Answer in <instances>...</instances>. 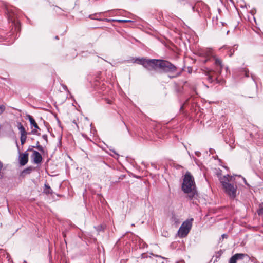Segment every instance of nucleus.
Returning a JSON list of instances; mask_svg holds the SVG:
<instances>
[{"label": "nucleus", "instance_id": "obj_1", "mask_svg": "<svg viewBox=\"0 0 263 263\" xmlns=\"http://www.w3.org/2000/svg\"><path fill=\"white\" fill-rule=\"evenodd\" d=\"M181 188L185 193L189 194L187 196L190 200L197 196L194 178L190 172L185 173Z\"/></svg>", "mask_w": 263, "mask_h": 263}, {"label": "nucleus", "instance_id": "obj_2", "mask_svg": "<svg viewBox=\"0 0 263 263\" xmlns=\"http://www.w3.org/2000/svg\"><path fill=\"white\" fill-rule=\"evenodd\" d=\"M134 63L142 65L148 70H157L158 59H149L145 58H136L134 59Z\"/></svg>", "mask_w": 263, "mask_h": 263}, {"label": "nucleus", "instance_id": "obj_3", "mask_svg": "<svg viewBox=\"0 0 263 263\" xmlns=\"http://www.w3.org/2000/svg\"><path fill=\"white\" fill-rule=\"evenodd\" d=\"M7 18L9 23H11L13 26L12 30H14V31L17 33L21 31V23L17 19V14L15 9H7Z\"/></svg>", "mask_w": 263, "mask_h": 263}, {"label": "nucleus", "instance_id": "obj_4", "mask_svg": "<svg viewBox=\"0 0 263 263\" xmlns=\"http://www.w3.org/2000/svg\"><path fill=\"white\" fill-rule=\"evenodd\" d=\"M159 68L160 72L164 73H175L177 71L176 66L168 61L158 59L157 69Z\"/></svg>", "mask_w": 263, "mask_h": 263}, {"label": "nucleus", "instance_id": "obj_5", "mask_svg": "<svg viewBox=\"0 0 263 263\" xmlns=\"http://www.w3.org/2000/svg\"><path fill=\"white\" fill-rule=\"evenodd\" d=\"M193 220L194 219L191 218L186 219L182 223L178 231V236L180 238L185 237L188 234L192 228Z\"/></svg>", "mask_w": 263, "mask_h": 263}, {"label": "nucleus", "instance_id": "obj_6", "mask_svg": "<svg viewBox=\"0 0 263 263\" xmlns=\"http://www.w3.org/2000/svg\"><path fill=\"white\" fill-rule=\"evenodd\" d=\"M224 192L231 198L234 199L236 196L237 187L231 183H228L222 186Z\"/></svg>", "mask_w": 263, "mask_h": 263}, {"label": "nucleus", "instance_id": "obj_7", "mask_svg": "<svg viewBox=\"0 0 263 263\" xmlns=\"http://www.w3.org/2000/svg\"><path fill=\"white\" fill-rule=\"evenodd\" d=\"M73 123H74L79 129H81L82 130H89L90 129L91 123L88 120L87 118H84L81 119V121L78 124L75 120H73Z\"/></svg>", "mask_w": 263, "mask_h": 263}, {"label": "nucleus", "instance_id": "obj_8", "mask_svg": "<svg viewBox=\"0 0 263 263\" xmlns=\"http://www.w3.org/2000/svg\"><path fill=\"white\" fill-rule=\"evenodd\" d=\"M31 158L33 162L35 164H40L42 162L43 158L41 154L36 151H33V153L31 156Z\"/></svg>", "mask_w": 263, "mask_h": 263}, {"label": "nucleus", "instance_id": "obj_9", "mask_svg": "<svg viewBox=\"0 0 263 263\" xmlns=\"http://www.w3.org/2000/svg\"><path fill=\"white\" fill-rule=\"evenodd\" d=\"M246 256H248L246 254L236 253L230 258L229 263H237L238 260H242Z\"/></svg>", "mask_w": 263, "mask_h": 263}, {"label": "nucleus", "instance_id": "obj_10", "mask_svg": "<svg viewBox=\"0 0 263 263\" xmlns=\"http://www.w3.org/2000/svg\"><path fill=\"white\" fill-rule=\"evenodd\" d=\"M26 119L29 120L31 125L33 126L34 127V129L32 130L31 133L32 134H36V133L37 132V130L40 129V128H39L37 124L36 123L35 120L30 115H27L26 116Z\"/></svg>", "mask_w": 263, "mask_h": 263}, {"label": "nucleus", "instance_id": "obj_11", "mask_svg": "<svg viewBox=\"0 0 263 263\" xmlns=\"http://www.w3.org/2000/svg\"><path fill=\"white\" fill-rule=\"evenodd\" d=\"M28 161V154L27 152L24 153H20L19 155V163L21 165L24 166L26 165Z\"/></svg>", "mask_w": 263, "mask_h": 263}, {"label": "nucleus", "instance_id": "obj_12", "mask_svg": "<svg viewBox=\"0 0 263 263\" xmlns=\"http://www.w3.org/2000/svg\"><path fill=\"white\" fill-rule=\"evenodd\" d=\"M34 170L35 167L33 166H28L21 172L20 173V177L21 178H25L27 175H29Z\"/></svg>", "mask_w": 263, "mask_h": 263}, {"label": "nucleus", "instance_id": "obj_13", "mask_svg": "<svg viewBox=\"0 0 263 263\" xmlns=\"http://www.w3.org/2000/svg\"><path fill=\"white\" fill-rule=\"evenodd\" d=\"M229 178L230 176L229 175H224L223 176H220L219 177V180L220 181V183L222 185V186H223L229 183Z\"/></svg>", "mask_w": 263, "mask_h": 263}, {"label": "nucleus", "instance_id": "obj_14", "mask_svg": "<svg viewBox=\"0 0 263 263\" xmlns=\"http://www.w3.org/2000/svg\"><path fill=\"white\" fill-rule=\"evenodd\" d=\"M215 64L217 67H219L217 70H218L219 73H220L223 67L221 60L218 58H215Z\"/></svg>", "mask_w": 263, "mask_h": 263}, {"label": "nucleus", "instance_id": "obj_15", "mask_svg": "<svg viewBox=\"0 0 263 263\" xmlns=\"http://www.w3.org/2000/svg\"><path fill=\"white\" fill-rule=\"evenodd\" d=\"M17 128L18 130H20L21 136L22 135H27V133L25 130V128L23 126V125L22 124L21 122H18L17 125Z\"/></svg>", "mask_w": 263, "mask_h": 263}, {"label": "nucleus", "instance_id": "obj_16", "mask_svg": "<svg viewBox=\"0 0 263 263\" xmlns=\"http://www.w3.org/2000/svg\"><path fill=\"white\" fill-rule=\"evenodd\" d=\"M17 128L18 130H20L21 136L22 135H27V133L25 130V128L23 126V125L22 124L21 122H18L17 125Z\"/></svg>", "mask_w": 263, "mask_h": 263}, {"label": "nucleus", "instance_id": "obj_17", "mask_svg": "<svg viewBox=\"0 0 263 263\" xmlns=\"http://www.w3.org/2000/svg\"><path fill=\"white\" fill-rule=\"evenodd\" d=\"M109 13V16H113L121 14V10L119 9H113L107 11Z\"/></svg>", "mask_w": 263, "mask_h": 263}, {"label": "nucleus", "instance_id": "obj_18", "mask_svg": "<svg viewBox=\"0 0 263 263\" xmlns=\"http://www.w3.org/2000/svg\"><path fill=\"white\" fill-rule=\"evenodd\" d=\"M223 48L228 50L229 57H231L233 55L234 53V49H233L231 47H229L227 45H224L221 48H220V49Z\"/></svg>", "mask_w": 263, "mask_h": 263}, {"label": "nucleus", "instance_id": "obj_19", "mask_svg": "<svg viewBox=\"0 0 263 263\" xmlns=\"http://www.w3.org/2000/svg\"><path fill=\"white\" fill-rule=\"evenodd\" d=\"M205 75H206V76H207V80H208V81L210 83H213L215 80H216V82H217V83H219V82H218V80L217 78L214 79V78L213 77V76H211V75L210 74L209 71H207V72H206V73H205Z\"/></svg>", "mask_w": 263, "mask_h": 263}, {"label": "nucleus", "instance_id": "obj_20", "mask_svg": "<svg viewBox=\"0 0 263 263\" xmlns=\"http://www.w3.org/2000/svg\"><path fill=\"white\" fill-rule=\"evenodd\" d=\"M44 186H45V188L44 189V193H45L46 194H52V193H53L52 190L48 184H45Z\"/></svg>", "mask_w": 263, "mask_h": 263}, {"label": "nucleus", "instance_id": "obj_21", "mask_svg": "<svg viewBox=\"0 0 263 263\" xmlns=\"http://www.w3.org/2000/svg\"><path fill=\"white\" fill-rule=\"evenodd\" d=\"M113 22H116L119 23H127V22H133V21L129 20H120V19H114Z\"/></svg>", "mask_w": 263, "mask_h": 263}, {"label": "nucleus", "instance_id": "obj_22", "mask_svg": "<svg viewBox=\"0 0 263 263\" xmlns=\"http://www.w3.org/2000/svg\"><path fill=\"white\" fill-rule=\"evenodd\" d=\"M26 139H27V135L21 136L20 140H21V143L22 145H23L25 143V142L26 141Z\"/></svg>", "mask_w": 263, "mask_h": 263}, {"label": "nucleus", "instance_id": "obj_23", "mask_svg": "<svg viewBox=\"0 0 263 263\" xmlns=\"http://www.w3.org/2000/svg\"><path fill=\"white\" fill-rule=\"evenodd\" d=\"M171 220L173 221H174L175 223H177L178 222V219L175 215V214L174 212H172L171 214Z\"/></svg>", "mask_w": 263, "mask_h": 263}, {"label": "nucleus", "instance_id": "obj_24", "mask_svg": "<svg viewBox=\"0 0 263 263\" xmlns=\"http://www.w3.org/2000/svg\"><path fill=\"white\" fill-rule=\"evenodd\" d=\"M6 107L4 104H2L0 105V116L6 110Z\"/></svg>", "mask_w": 263, "mask_h": 263}, {"label": "nucleus", "instance_id": "obj_25", "mask_svg": "<svg viewBox=\"0 0 263 263\" xmlns=\"http://www.w3.org/2000/svg\"><path fill=\"white\" fill-rule=\"evenodd\" d=\"M32 147L33 148H37L41 152H44V148H43V147L41 145H40V146H32Z\"/></svg>", "mask_w": 263, "mask_h": 263}, {"label": "nucleus", "instance_id": "obj_26", "mask_svg": "<svg viewBox=\"0 0 263 263\" xmlns=\"http://www.w3.org/2000/svg\"><path fill=\"white\" fill-rule=\"evenodd\" d=\"M3 163L2 162L0 161V179H2L4 177V175H3V173L1 172V171L2 170V168H3Z\"/></svg>", "mask_w": 263, "mask_h": 263}, {"label": "nucleus", "instance_id": "obj_27", "mask_svg": "<svg viewBox=\"0 0 263 263\" xmlns=\"http://www.w3.org/2000/svg\"><path fill=\"white\" fill-rule=\"evenodd\" d=\"M97 20H99V21H104V22H113L114 19H109V18H104V19H97Z\"/></svg>", "mask_w": 263, "mask_h": 263}, {"label": "nucleus", "instance_id": "obj_28", "mask_svg": "<svg viewBox=\"0 0 263 263\" xmlns=\"http://www.w3.org/2000/svg\"><path fill=\"white\" fill-rule=\"evenodd\" d=\"M257 213L260 216L263 215V208H260L258 211Z\"/></svg>", "mask_w": 263, "mask_h": 263}, {"label": "nucleus", "instance_id": "obj_29", "mask_svg": "<svg viewBox=\"0 0 263 263\" xmlns=\"http://www.w3.org/2000/svg\"><path fill=\"white\" fill-rule=\"evenodd\" d=\"M186 3L192 8L193 11L195 12V6L193 5H192L191 3H189V2H187Z\"/></svg>", "mask_w": 263, "mask_h": 263}, {"label": "nucleus", "instance_id": "obj_30", "mask_svg": "<svg viewBox=\"0 0 263 263\" xmlns=\"http://www.w3.org/2000/svg\"><path fill=\"white\" fill-rule=\"evenodd\" d=\"M256 12V10L255 8L252 9L250 10V13L252 15H254Z\"/></svg>", "mask_w": 263, "mask_h": 263}, {"label": "nucleus", "instance_id": "obj_31", "mask_svg": "<svg viewBox=\"0 0 263 263\" xmlns=\"http://www.w3.org/2000/svg\"><path fill=\"white\" fill-rule=\"evenodd\" d=\"M62 86L63 87V88L65 91L69 92L67 87L65 85L62 84Z\"/></svg>", "mask_w": 263, "mask_h": 263}, {"label": "nucleus", "instance_id": "obj_32", "mask_svg": "<svg viewBox=\"0 0 263 263\" xmlns=\"http://www.w3.org/2000/svg\"><path fill=\"white\" fill-rule=\"evenodd\" d=\"M100 84V82L98 80H96V82H95V86L97 87H99Z\"/></svg>", "mask_w": 263, "mask_h": 263}, {"label": "nucleus", "instance_id": "obj_33", "mask_svg": "<svg viewBox=\"0 0 263 263\" xmlns=\"http://www.w3.org/2000/svg\"><path fill=\"white\" fill-rule=\"evenodd\" d=\"M42 138L45 140H46V141L47 142V140H48V137H47V135H43L42 136Z\"/></svg>", "mask_w": 263, "mask_h": 263}, {"label": "nucleus", "instance_id": "obj_34", "mask_svg": "<svg viewBox=\"0 0 263 263\" xmlns=\"http://www.w3.org/2000/svg\"><path fill=\"white\" fill-rule=\"evenodd\" d=\"M221 237L223 238H228V235L226 234H223L221 235Z\"/></svg>", "mask_w": 263, "mask_h": 263}, {"label": "nucleus", "instance_id": "obj_35", "mask_svg": "<svg viewBox=\"0 0 263 263\" xmlns=\"http://www.w3.org/2000/svg\"><path fill=\"white\" fill-rule=\"evenodd\" d=\"M238 45H235L232 48L234 49V51L237 49Z\"/></svg>", "mask_w": 263, "mask_h": 263}, {"label": "nucleus", "instance_id": "obj_36", "mask_svg": "<svg viewBox=\"0 0 263 263\" xmlns=\"http://www.w3.org/2000/svg\"><path fill=\"white\" fill-rule=\"evenodd\" d=\"M245 76L246 77H249V71H245Z\"/></svg>", "mask_w": 263, "mask_h": 263}, {"label": "nucleus", "instance_id": "obj_37", "mask_svg": "<svg viewBox=\"0 0 263 263\" xmlns=\"http://www.w3.org/2000/svg\"><path fill=\"white\" fill-rule=\"evenodd\" d=\"M107 100V103L110 104L112 103V100Z\"/></svg>", "mask_w": 263, "mask_h": 263}, {"label": "nucleus", "instance_id": "obj_38", "mask_svg": "<svg viewBox=\"0 0 263 263\" xmlns=\"http://www.w3.org/2000/svg\"><path fill=\"white\" fill-rule=\"evenodd\" d=\"M124 177V176H120L119 178V179H123V177Z\"/></svg>", "mask_w": 263, "mask_h": 263}, {"label": "nucleus", "instance_id": "obj_39", "mask_svg": "<svg viewBox=\"0 0 263 263\" xmlns=\"http://www.w3.org/2000/svg\"><path fill=\"white\" fill-rule=\"evenodd\" d=\"M54 39H55V40H59V36H55L54 37Z\"/></svg>", "mask_w": 263, "mask_h": 263}, {"label": "nucleus", "instance_id": "obj_40", "mask_svg": "<svg viewBox=\"0 0 263 263\" xmlns=\"http://www.w3.org/2000/svg\"><path fill=\"white\" fill-rule=\"evenodd\" d=\"M40 143H39V141H37V142H36V146H40Z\"/></svg>", "mask_w": 263, "mask_h": 263}, {"label": "nucleus", "instance_id": "obj_41", "mask_svg": "<svg viewBox=\"0 0 263 263\" xmlns=\"http://www.w3.org/2000/svg\"><path fill=\"white\" fill-rule=\"evenodd\" d=\"M55 8H57V9L61 10V8L58 6H55Z\"/></svg>", "mask_w": 263, "mask_h": 263}, {"label": "nucleus", "instance_id": "obj_42", "mask_svg": "<svg viewBox=\"0 0 263 263\" xmlns=\"http://www.w3.org/2000/svg\"><path fill=\"white\" fill-rule=\"evenodd\" d=\"M27 151H30L33 152V150H32L31 148H29Z\"/></svg>", "mask_w": 263, "mask_h": 263}, {"label": "nucleus", "instance_id": "obj_43", "mask_svg": "<svg viewBox=\"0 0 263 263\" xmlns=\"http://www.w3.org/2000/svg\"><path fill=\"white\" fill-rule=\"evenodd\" d=\"M141 256H142V258H144V256H145V254H142L141 255Z\"/></svg>", "mask_w": 263, "mask_h": 263}, {"label": "nucleus", "instance_id": "obj_44", "mask_svg": "<svg viewBox=\"0 0 263 263\" xmlns=\"http://www.w3.org/2000/svg\"><path fill=\"white\" fill-rule=\"evenodd\" d=\"M208 59H206L204 61V63H206L208 61Z\"/></svg>", "mask_w": 263, "mask_h": 263}, {"label": "nucleus", "instance_id": "obj_45", "mask_svg": "<svg viewBox=\"0 0 263 263\" xmlns=\"http://www.w3.org/2000/svg\"><path fill=\"white\" fill-rule=\"evenodd\" d=\"M176 76H172V77H170V78H174Z\"/></svg>", "mask_w": 263, "mask_h": 263}, {"label": "nucleus", "instance_id": "obj_46", "mask_svg": "<svg viewBox=\"0 0 263 263\" xmlns=\"http://www.w3.org/2000/svg\"><path fill=\"white\" fill-rule=\"evenodd\" d=\"M89 17H90V18H92L91 17V15H89Z\"/></svg>", "mask_w": 263, "mask_h": 263}]
</instances>
